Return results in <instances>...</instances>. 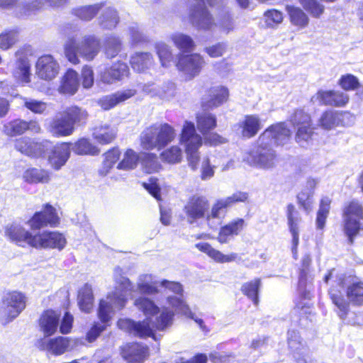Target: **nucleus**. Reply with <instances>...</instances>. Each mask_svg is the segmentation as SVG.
Returning <instances> with one entry per match:
<instances>
[{"instance_id":"obj_1","label":"nucleus","mask_w":363,"mask_h":363,"mask_svg":"<svg viewBox=\"0 0 363 363\" xmlns=\"http://www.w3.org/2000/svg\"><path fill=\"white\" fill-rule=\"evenodd\" d=\"M116 284L115 291L108 294L106 299L101 300L98 310V316L101 323H94L86 333L89 342H94L101 333L106 330L107 323L116 310H121L127 302V293L133 291L134 286L128 278L123 276L122 269L116 267L113 274Z\"/></svg>"},{"instance_id":"obj_2","label":"nucleus","mask_w":363,"mask_h":363,"mask_svg":"<svg viewBox=\"0 0 363 363\" xmlns=\"http://www.w3.org/2000/svg\"><path fill=\"white\" fill-rule=\"evenodd\" d=\"M174 312L167 307L162 309L159 316L154 320L147 318L143 321L135 322L130 319H120L118 321L119 328L128 330L139 337H153L155 330H164L172 324Z\"/></svg>"},{"instance_id":"obj_3","label":"nucleus","mask_w":363,"mask_h":363,"mask_svg":"<svg viewBox=\"0 0 363 363\" xmlns=\"http://www.w3.org/2000/svg\"><path fill=\"white\" fill-rule=\"evenodd\" d=\"M65 55L68 61L74 65L79 63V57L87 61L93 60L99 53L100 40L93 35H84L81 40L77 34L69 35L64 45Z\"/></svg>"},{"instance_id":"obj_4","label":"nucleus","mask_w":363,"mask_h":363,"mask_svg":"<svg viewBox=\"0 0 363 363\" xmlns=\"http://www.w3.org/2000/svg\"><path fill=\"white\" fill-rule=\"evenodd\" d=\"M363 206L359 201L352 200L344 204L342 209V228L350 244L362 229Z\"/></svg>"},{"instance_id":"obj_5","label":"nucleus","mask_w":363,"mask_h":363,"mask_svg":"<svg viewBox=\"0 0 363 363\" xmlns=\"http://www.w3.org/2000/svg\"><path fill=\"white\" fill-rule=\"evenodd\" d=\"M175 137L174 128L167 123L153 125L145 129L141 135V145L144 149H161Z\"/></svg>"},{"instance_id":"obj_6","label":"nucleus","mask_w":363,"mask_h":363,"mask_svg":"<svg viewBox=\"0 0 363 363\" xmlns=\"http://www.w3.org/2000/svg\"><path fill=\"white\" fill-rule=\"evenodd\" d=\"M180 142L184 145L189 165L193 170L198 167L199 162V148L202 145V138L196 132L193 123L185 121L181 133Z\"/></svg>"},{"instance_id":"obj_7","label":"nucleus","mask_w":363,"mask_h":363,"mask_svg":"<svg viewBox=\"0 0 363 363\" xmlns=\"http://www.w3.org/2000/svg\"><path fill=\"white\" fill-rule=\"evenodd\" d=\"M26 298L21 292L6 294L0 303V318L6 324L16 318L26 308Z\"/></svg>"},{"instance_id":"obj_8","label":"nucleus","mask_w":363,"mask_h":363,"mask_svg":"<svg viewBox=\"0 0 363 363\" xmlns=\"http://www.w3.org/2000/svg\"><path fill=\"white\" fill-rule=\"evenodd\" d=\"M268 133H262L257 140V146L252 151L251 157L255 166L264 169H270L275 167L278 159L272 145L264 142L267 138Z\"/></svg>"},{"instance_id":"obj_9","label":"nucleus","mask_w":363,"mask_h":363,"mask_svg":"<svg viewBox=\"0 0 363 363\" xmlns=\"http://www.w3.org/2000/svg\"><path fill=\"white\" fill-rule=\"evenodd\" d=\"M160 286L164 289L165 293L167 291L182 296L183 287L182 284L176 281H169L164 279L160 282L153 281L151 274H141L139 276L137 281V288L140 294L152 295L159 293L158 286Z\"/></svg>"},{"instance_id":"obj_10","label":"nucleus","mask_w":363,"mask_h":363,"mask_svg":"<svg viewBox=\"0 0 363 363\" xmlns=\"http://www.w3.org/2000/svg\"><path fill=\"white\" fill-rule=\"evenodd\" d=\"M248 195L245 192L238 191L225 199L218 200L213 206L211 213L206 216V221L211 228H216L225 216L226 209L238 202H244Z\"/></svg>"},{"instance_id":"obj_11","label":"nucleus","mask_w":363,"mask_h":363,"mask_svg":"<svg viewBox=\"0 0 363 363\" xmlns=\"http://www.w3.org/2000/svg\"><path fill=\"white\" fill-rule=\"evenodd\" d=\"M206 62L203 57L198 53H181L178 56L176 66L182 72L186 79H192L199 75Z\"/></svg>"},{"instance_id":"obj_12","label":"nucleus","mask_w":363,"mask_h":363,"mask_svg":"<svg viewBox=\"0 0 363 363\" xmlns=\"http://www.w3.org/2000/svg\"><path fill=\"white\" fill-rule=\"evenodd\" d=\"M50 147L51 142L48 140L35 142L26 137L21 138L15 143V148L18 151L30 157H45Z\"/></svg>"},{"instance_id":"obj_13","label":"nucleus","mask_w":363,"mask_h":363,"mask_svg":"<svg viewBox=\"0 0 363 363\" xmlns=\"http://www.w3.org/2000/svg\"><path fill=\"white\" fill-rule=\"evenodd\" d=\"M31 230H40L45 226L56 227L60 223V218L55 208L50 204H46L43 209L35 213L28 221Z\"/></svg>"},{"instance_id":"obj_14","label":"nucleus","mask_w":363,"mask_h":363,"mask_svg":"<svg viewBox=\"0 0 363 363\" xmlns=\"http://www.w3.org/2000/svg\"><path fill=\"white\" fill-rule=\"evenodd\" d=\"M354 121V116L349 112L326 111L320 117L318 125L325 130H331L338 125H349Z\"/></svg>"},{"instance_id":"obj_15","label":"nucleus","mask_w":363,"mask_h":363,"mask_svg":"<svg viewBox=\"0 0 363 363\" xmlns=\"http://www.w3.org/2000/svg\"><path fill=\"white\" fill-rule=\"evenodd\" d=\"M33 247L41 248H57L62 250L66 244V240L62 234L55 231H43L35 234Z\"/></svg>"},{"instance_id":"obj_16","label":"nucleus","mask_w":363,"mask_h":363,"mask_svg":"<svg viewBox=\"0 0 363 363\" xmlns=\"http://www.w3.org/2000/svg\"><path fill=\"white\" fill-rule=\"evenodd\" d=\"M72 143H62L51 147L45 155H48V160L50 166L55 170H59L63 167L70 157Z\"/></svg>"},{"instance_id":"obj_17","label":"nucleus","mask_w":363,"mask_h":363,"mask_svg":"<svg viewBox=\"0 0 363 363\" xmlns=\"http://www.w3.org/2000/svg\"><path fill=\"white\" fill-rule=\"evenodd\" d=\"M311 102L318 105L341 107L349 101L347 94L338 91H318L311 97Z\"/></svg>"},{"instance_id":"obj_18","label":"nucleus","mask_w":363,"mask_h":363,"mask_svg":"<svg viewBox=\"0 0 363 363\" xmlns=\"http://www.w3.org/2000/svg\"><path fill=\"white\" fill-rule=\"evenodd\" d=\"M36 74L46 81L55 79L59 73L60 65L51 55L40 57L35 64Z\"/></svg>"},{"instance_id":"obj_19","label":"nucleus","mask_w":363,"mask_h":363,"mask_svg":"<svg viewBox=\"0 0 363 363\" xmlns=\"http://www.w3.org/2000/svg\"><path fill=\"white\" fill-rule=\"evenodd\" d=\"M5 235L19 246L28 245L33 247L32 242H34L35 235L26 230L20 224L13 223L8 225L5 229Z\"/></svg>"},{"instance_id":"obj_20","label":"nucleus","mask_w":363,"mask_h":363,"mask_svg":"<svg viewBox=\"0 0 363 363\" xmlns=\"http://www.w3.org/2000/svg\"><path fill=\"white\" fill-rule=\"evenodd\" d=\"M208 208V201L205 197H192L185 206L188 222L192 224L196 220L204 217Z\"/></svg>"},{"instance_id":"obj_21","label":"nucleus","mask_w":363,"mask_h":363,"mask_svg":"<svg viewBox=\"0 0 363 363\" xmlns=\"http://www.w3.org/2000/svg\"><path fill=\"white\" fill-rule=\"evenodd\" d=\"M142 91L151 97L169 100L174 96L175 84L171 82H164L162 85L149 82L143 85Z\"/></svg>"},{"instance_id":"obj_22","label":"nucleus","mask_w":363,"mask_h":363,"mask_svg":"<svg viewBox=\"0 0 363 363\" xmlns=\"http://www.w3.org/2000/svg\"><path fill=\"white\" fill-rule=\"evenodd\" d=\"M190 21L199 30H212L216 27V23L205 6L191 8Z\"/></svg>"},{"instance_id":"obj_23","label":"nucleus","mask_w":363,"mask_h":363,"mask_svg":"<svg viewBox=\"0 0 363 363\" xmlns=\"http://www.w3.org/2000/svg\"><path fill=\"white\" fill-rule=\"evenodd\" d=\"M268 133L267 138L264 140L272 145L274 143L277 145H284L287 144L291 136V130L286 127L284 123H277L266 129L263 133Z\"/></svg>"},{"instance_id":"obj_24","label":"nucleus","mask_w":363,"mask_h":363,"mask_svg":"<svg viewBox=\"0 0 363 363\" xmlns=\"http://www.w3.org/2000/svg\"><path fill=\"white\" fill-rule=\"evenodd\" d=\"M286 216L289 231L292 236V253L295 257L297 254V247L299 242V225L301 218L293 204L287 206Z\"/></svg>"},{"instance_id":"obj_25","label":"nucleus","mask_w":363,"mask_h":363,"mask_svg":"<svg viewBox=\"0 0 363 363\" xmlns=\"http://www.w3.org/2000/svg\"><path fill=\"white\" fill-rule=\"evenodd\" d=\"M44 337L37 340L35 346L42 351H48V352L59 355L63 354L67 347V342L65 337H59L54 339H48Z\"/></svg>"},{"instance_id":"obj_26","label":"nucleus","mask_w":363,"mask_h":363,"mask_svg":"<svg viewBox=\"0 0 363 363\" xmlns=\"http://www.w3.org/2000/svg\"><path fill=\"white\" fill-rule=\"evenodd\" d=\"M128 72V65L125 63L118 62L101 72V80L106 84H113L127 77Z\"/></svg>"},{"instance_id":"obj_27","label":"nucleus","mask_w":363,"mask_h":363,"mask_svg":"<svg viewBox=\"0 0 363 363\" xmlns=\"http://www.w3.org/2000/svg\"><path fill=\"white\" fill-rule=\"evenodd\" d=\"M74 130V127L62 112L59 113L50 124V133L57 137L70 135Z\"/></svg>"},{"instance_id":"obj_28","label":"nucleus","mask_w":363,"mask_h":363,"mask_svg":"<svg viewBox=\"0 0 363 363\" xmlns=\"http://www.w3.org/2000/svg\"><path fill=\"white\" fill-rule=\"evenodd\" d=\"M311 262L309 255H306L302 259V268L300 271L298 290L299 294L304 298L310 299L311 290V280L308 281V267Z\"/></svg>"},{"instance_id":"obj_29","label":"nucleus","mask_w":363,"mask_h":363,"mask_svg":"<svg viewBox=\"0 0 363 363\" xmlns=\"http://www.w3.org/2000/svg\"><path fill=\"white\" fill-rule=\"evenodd\" d=\"M228 96L229 91L226 87H213L209 91V98L203 101L202 106L204 109L217 108L228 100Z\"/></svg>"},{"instance_id":"obj_30","label":"nucleus","mask_w":363,"mask_h":363,"mask_svg":"<svg viewBox=\"0 0 363 363\" xmlns=\"http://www.w3.org/2000/svg\"><path fill=\"white\" fill-rule=\"evenodd\" d=\"M60 314L54 311H46L40 317L39 325L45 337L52 335L59 326Z\"/></svg>"},{"instance_id":"obj_31","label":"nucleus","mask_w":363,"mask_h":363,"mask_svg":"<svg viewBox=\"0 0 363 363\" xmlns=\"http://www.w3.org/2000/svg\"><path fill=\"white\" fill-rule=\"evenodd\" d=\"M245 225V220L238 218L220 228L217 240L220 243H227L240 234Z\"/></svg>"},{"instance_id":"obj_32","label":"nucleus","mask_w":363,"mask_h":363,"mask_svg":"<svg viewBox=\"0 0 363 363\" xmlns=\"http://www.w3.org/2000/svg\"><path fill=\"white\" fill-rule=\"evenodd\" d=\"M136 94L134 89H127L121 91H117L115 94L104 96L99 100V104L104 110H109L116 106L118 104L133 96Z\"/></svg>"},{"instance_id":"obj_33","label":"nucleus","mask_w":363,"mask_h":363,"mask_svg":"<svg viewBox=\"0 0 363 363\" xmlns=\"http://www.w3.org/2000/svg\"><path fill=\"white\" fill-rule=\"evenodd\" d=\"M101 13L98 18L99 24L103 29L111 30L116 27L119 22V16L116 9L106 6L101 10Z\"/></svg>"},{"instance_id":"obj_34","label":"nucleus","mask_w":363,"mask_h":363,"mask_svg":"<svg viewBox=\"0 0 363 363\" xmlns=\"http://www.w3.org/2000/svg\"><path fill=\"white\" fill-rule=\"evenodd\" d=\"M195 247L200 251L207 254L211 258L217 262L225 263L235 261L238 257L236 253H231L230 255H224L219 250H217L211 247L207 242H199L195 245Z\"/></svg>"},{"instance_id":"obj_35","label":"nucleus","mask_w":363,"mask_h":363,"mask_svg":"<svg viewBox=\"0 0 363 363\" xmlns=\"http://www.w3.org/2000/svg\"><path fill=\"white\" fill-rule=\"evenodd\" d=\"M147 353V347L138 343H131L121 350V354L128 362H141L144 359Z\"/></svg>"},{"instance_id":"obj_36","label":"nucleus","mask_w":363,"mask_h":363,"mask_svg":"<svg viewBox=\"0 0 363 363\" xmlns=\"http://www.w3.org/2000/svg\"><path fill=\"white\" fill-rule=\"evenodd\" d=\"M78 74L76 71L69 69L62 77L59 91L65 94H74L79 87Z\"/></svg>"},{"instance_id":"obj_37","label":"nucleus","mask_w":363,"mask_h":363,"mask_svg":"<svg viewBox=\"0 0 363 363\" xmlns=\"http://www.w3.org/2000/svg\"><path fill=\"white\" fill-rule=\"evenodd\" d=\"M67 0H27L18 4L25 15H29L31 12L40 9L46 2L53 7H59L65 4Z\"/></svg>"},{"instance_id":"obj_38","label":"nucleus","mask_w":363,"mask_h":363,"mask_svg":"<svg viewBox=\"0 0 363 363\" xmlns=\"http://www.w3.org/2000/svg\"><path fill=\"white\" fill-rule=\"evenodd\" d=\"M167 299L168 304L174 308L175 311L181 313L186 317L194 320L201 328L203 327V320L194 316V314L191 311L189 306L184 302L181 297L168 296Z\"/></svg>"},{"instance_id":"obj_39","label":"nucleus","mask_w":363,"mask_h":363,"mask_svg":"<svg viewBox=\"0 0 363 363\" xmlns=\"http://www.w3.org/2000/svg\"><path fill=\"white\" fill-rule=\"evenodd\" d=\"M116 134L117 129L108 124L96 126L93 132L94 138L101 144L111 143L116 138Z\"/></svg>"},{"instance_id":"obj_40","label":"nucleus","mask_w":363,"mask_h":363,"mask_svg":"<svg viewBox=\"0 0 363 363\" xmlns=\"http://www.w3.org/2000/svg\"><path fill=\"white\" fill-rule=\"evenodd\" d=\"M242 128V134L244 137L252 138L255 136L261 128L259 118L256 115H247L245 120L240 123Z\"/></svg>"},{"instance_id":"obj_41","label":"nucleus","mask_w":363,"mask_h":363,"mask_svg":"<svg viewBox=\"0 0 363 363\" xmlns=\"http://www.w3.org/2000/svg\"><path fill=\"white\" fill-rule=\"evenodd\" d=\"M130 64L136 72H144L153 65L152 55L150 52H137L132 56Z\"/></svg>"},{"instance_id":"obj_42","label":"nucleus","mask_w":363,"mask_h":363,"mask_svg":"<svg viewBox=\"0 0 363 363\" xmlns=\"http://www.w3.org/2000/svg\"><path fill=\"white\" fill-rule=\"evenodd\" d=\"M94 296L90 285L86 284L78 294V304L80 309L85 313H89L93 308Z\"/></svg>"},{"instance_id":"obj_43","label":"nucleus","mask_w":363,"mask_h":363,"mask_svg":"<svg viewBox=\"0 0 363 363\" xmlns=\"http://www.w3.org/2000/svg\"><path fill=\"white\" fill-rule=\"evenodd\" d=\"M286 11L289 16L291 23L299 28H306L309 23V18L303 10L294 6H287Z\"/></svg>"},{"instance_id":"obj_44","label":"nucleus","mask_w":363,"mask_h":363,"mask_svg":"<svg viewBox=\"0 0 363 363\" xmlns=\"http://www.w3.org/2000/svg\"><path fill=\"white\" fill-rule=\"evenodd\" d=\"M105 6V2L84 6L73 10V13L83 21L91 20Z\"/></svg>"},{"instance_id":"obj_45","label":"nucleus","mask_w":363,"mask_h":363,"mask_svg":"<svg viewBox=\"0 0 363 363\" xmlns=\"http://www.w3.org/2000/svg\"><path fill=\"white\" fill-rule=\"evenodd\" d=\"M62 113L74 127L75 124L85 123L88 116V113L86 110L77 106L67 107Z\"/></svg>"},{"instance_id":"obj_46","label":"nucleus","mask_w":363,"mask_h":363,"mask_svg":"<svg viewBox=\"0 0 363 363\" xmlns=\"http://www.w3.org/2000/svg\"><path fill=\"white\" fill-rule=\"evenodd\" d=\"M174 45L183 52H191L194 50L195 43L188 35L177 33L171 36Z\"/></svg>"},{"instance_id":"obj_47","label":"nucleus","mask_w":363,"mask_h":363,"mask_svg":"<svg viewBox=\"0 0 363 363\" xmlns=\"http://www.w3.org/2000/svg\"><path fill=\"white\" fill-rule=\"evenodd\" d=\"M155 50L161 65L164 67H169L174 62L171 47L164 43L160 42L155 44Z\"/></svg>"},{"instance_id":"obj_48","label":"nucleus","mask_w":363,"mask_h":363,"mask_svg":"<svg viewBox=\"0 0 363 363\" xmlns=\"http://www.w3.org/2000/svg\"><path fill=\"white\" fill-rule=\"evenodd\" d=\"M23 178L30 184L48 183L50 181L49 173L43 169L30 168L25 171Z\"/></svg>"},{"instance_id":"obj_49","label":"nucleus","mask_w":363,"mask_h":363,"mask_svg":"<svg viewBox=\"0 0 363 363\" xmlns=\"http://www.w3.org/2000/svg\"><path fill=\"white\" fill-rule=\"evenodd\" d=\"M71 150H72L74 153L82 155H96L99 153V150L85 138H81L77 142L72 143Z\"/></svg>"},{"instance_id":"obj_50","label":"nucleus","mask_w":363,"mask_h":363,"mask_svg":"<svg viewBox=\"0 0 363 363\" xmlns=\"http://www.w3.org/2000/svg\"><path fill=\"white\" fill-rule=\"evenodd\" d=\"M216 126V118L209 113H203L197 116V128L205 135Z\"/></svg>"},{"instance_id":"obj_51","label":"nucleus","mask_w":363,"mask_h":363,"mask_svg":"<svg viewBox=\"0 0 363 363\" xmlns=\"http://www.w3.org/2000/svg\"><path fill=\"white\" fill-rule=\"evenodd\" d=\"M216 26H218L222 32L226 34L234 30L235 21L228 10L223 11L219 13Z\"/></svg>"},{"instance_id":"obj_52","label":"nucleus","mask_w":363,"mask_h":363,"mask_svg":"<svg viewBox=\"0 0 363 363\" xmlns=\"http://www.w3.org/2000/svg\"><path fill=\"white\" fill-rule=\"evenodd\" d=\"M104 46L106 57L111 59L118 55L121 51V41L118 37L110 35L105 39Z\"/></svg>"},{"instance_id":"obj_53","label":"nucleus","mask_w":363,"mask_h":363,"mask_svg":"<svg viewBox=\"0 0 363 363\" xmlns=\"http://www.w3.org/2000/svg\"><path fill=\"white\" fill-rule=\"evenodd\" d=\"M135 306L145 315H154L159 313L160 308L155 302L146 297H139L135 300Z\"/></svg>"},{"instance_id":"obj_54","label":"nucleus","mask_w":363,"mask_h":363,"mask_svg":"<svg viewBox=\"0 0 363 363\" xmlns=\"http://www.w3.org/2000/svg\"><path fill=\"white\" fill-rule=\"evenodd\" d=\"M260 285L261 279H255V280L245 283L241 287L242 292L250 298L255 305H257L259 301L258 292Z\"/></svg>"},{"instance_id":"obj_55","label":"nucleus","mask_w":363,"mask_h":363,"mask_svg":"<svg viewBox=\"0 0 363 363\" xmlns=\"http://www.w3.org/2000/svg\"><path fill=\"white\" fill-rule=\"evenodd\" d=\"M295 128L296 129L295 135L296 142L302 147L308 145L311 140L314 133V128L312 127V124L305 126H298Z\"/></svg>"},{"instance_id":"obj_56","label":"nucleus","mask_w":363,"mask_h":363,"mask_svg":"<svg viewBox=\"0 0 363 363\" xmlns=\"http://www.w3.org/2000/svg\"><path fill=\"white\" fill-rule=\"evenodd\" d=\"M347 295L350 301L354 305L363 304V283H354L347 288Z\"/></svg>"},{"instance_id":"obj_57","label":"nucleus","mask_w":363,"mask_h":363,"mask_svg":"<svg viewBox=\"0 0 363 363\" xmlns=\"http://www.w3.org/2000/svg\"><path fill=\"white\" fill-rule=\"evenodd\" d=\"M27 129V122L21 119L11 121L4 126V131L9 136L23 134Z\"/></svg>"},{"instance_id":"obj_58","label":"nucleus","mask_w":363,"mask_h":363,"mask_svg":"<svg viewBox=\"0 0 363 363\" xmlns=\"http://www.w3.org/2000/svg\"><path fill=\"white\" fill-rule=\"evenodd\" d=\"M138 156L131 149L128 150L123 155V158L118 164L117 168L123 170H130L134 169L138 163Z\"/></svg>"},{"instance_id":"obj_59","label":"nucleus","mask_w":363,"mask_h":363,"mask_svg":"<svg viewBox=\"0 0 363 363\" xmlns=\"http://www.w3.org/2000/svg\"><path fill=\"white\" fill-rule=\"evenodd\" d=\"M303 9L313 17L320 18L323 13L325 7L317 0H298Z\"/></svg>"},{"instance_id":"obj_60","label":"nucleus","mask_w":363,"mask_h":363,"mask_svg":"<svg viewBox=\"0 0 363 363\" xmlns=\"http://www.w3.org/2000/svg\"><path fill=\"white\" fill-rule=\"evenodd\" d=\"M290 121L294 128L311 125V116L302 109H297L290 118Z\"/></svg>"},{"instance_id":"obj_61","label":"nucleus","mask_w":363,"mask_h":363,"mask_svg":"<svg viewBox=\"0 0 363 363\" xmlns=\"http://www.w3.org/2000/svg\"><path fill=\"white\" fill-rule=\"evenodd\" d=\"M142 160L143 168L147 173L157 172L160 167L157 155L155 154L144 153Z\"/></svg>"},{"instance_id":"obj_62","label":"nucleus","mask_w":363,"mask_h":363,"mask_svg":"<svg viewBox=\"0 0 363 363\" xmlns=\"http://www.w3.org/2000/svg\"><path fill=\"white\" fill-rule=\"evenodd\" d=\"M265 22L269 27L274 28L283 21V13L276 9L268 10L264 13Z\"/></svg>"},{"instance_id":"obj_63","label":"nucleus","mask_w":363,"mask_h":363,"mask_svg":"<svg viewBox=\"0 0 363 363\" xmlns=\"http://www.w3.org/2000/svg\"><path fill=\"white\" fill-rule=\"evenodd\" d=\"M18 40V33L15 30H9L0 35V48L8 50L16 43Z\"/></svg>"},{"instance_id":"obj_64","label":"nucleus","mask_w":363,"mask_h":363,"mask_svg":"<svg viewBox=\"0 0 363 363\" xmlns=\"http://www.w3.org/2000/svg\"><path fill=\"white\" fill-rule=\"evenodd\" d=\"M339 84L345 91L354 90L359 86L358 79L352 74L342 75L339 80Z\"/></svg>"}]
</instances>
